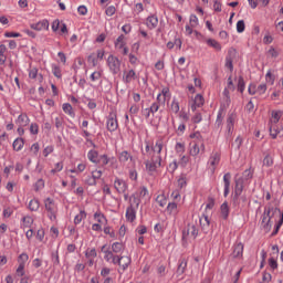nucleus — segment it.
Returning <instances> with one entry per match:
<instances>
[{"instance_id": "49530a36", "label": "nucleus", "mask_w": 283, "mask_h": 283, "mask_svg": "<svg viewBox=\"0 0 283 283\" xmlns=\"http://www.w3.org/2000/svg\"><path fill=\"white\" fill-rule=\"evenodd\" d=\"M101 76H103L102 71H95L91 74V81L95 83V81H101Z\"/></svg>"}, {"instance_id": "e2e57ef3", "label": "nucleus", "mask_w": 283, "mask_h": 283, "mask_svg": "<svg viewBox=\"0 0 283 283\" xmlns=\"http://www.w3.org/2000/svg\"><path fill=\"white\" fill-rule=\"evenodd\" d=\"M256 94H259V96H262V94H266V84L265 83L260 84L256 87Z\"/></svg>"}, {"instance_id": "20e7f679", "label": "nucleus", "mask_w": 283, "mask_h": 283, "mask_svg": "<svg viewBox=\"0 0 283 283\" xmlns=\"http://www.w3.org/2000/svg\"><path fill=\"white\" fill-rule=\"evenodd\" d=\"M44 209L48 212V218L52 222L56 221V213H59V207L52 198L44 199Z\"/></svg>"}, {"instance_id": "c9c22d12", "label": "nucleus", "mask_w": 283, "mask_h": 283, "mask_svg": "<svg viewBox=\"0 0 283 283\" xmlns=\"http://www.w3.org/2000/svg\"><path fill=\"white\" fill-rule=\"evenodd\" d=\"M221 218H223V220H227V218H229V203L223 202L221 205Z\"/></svg>"}, {"instance_id": "7c9ffc66", "label": "nucleus", "mask_w": 283, "mask_h": 283, "mask_svg": "<svg viewBox=\"0 0 283 283\" xmlns=\"http://www.w3.org/2000/svg\"><path fill=\"white\" fill-rule=\"evenodd\" d=\"M207 45H209L210 48H213L214 50H217L218 52H220V50H222V45H220V42H218L214 39H208L206 41Z\"/></svg>"}, {"instance_id": "6ab92c4d", "label": "nucleus", "mask_w": 283, "mask_h": 283, "mask_svg": "<svg viewBox=\"0 0 283 283\" xmlns=\"http://www.w3.org/2000/svg\"><path fill=\"white\" fill-rule=\"evenodd\" d=\"M146 25L149 30H156V28H158V17L149 15L146 19Z\"/></svg>"}, {"instance_id": "79ce46f5", "label": "nucleus", "mask_w": 283, "mask_h": 283, "mask_svg": "<svg viewBox=\"0 0 283 283\" xmlns=\"http://www.w3.org/2000/svg\"><path fill=\"white\" fill-rule=\"evenodd\" d=\"M123 249H124L123 243H120V242H115L112 244V251L114 253H122Z\"/></svg>"}, {"instance_id": "cd10ccee", "label": "nucleus", "mask_w": 283, "mask_h": 283, "mask_svg": "<svg viewBox=\"0 0 283 283\" xmlns=\"http://www.w3.org/2000/svg\"><path fill=\"white\" fill-rule=\"evenodd\" d=\"M242 253H244V245L242 243H238L234 247L232 255H233V258H242Z\"/></svg>"}, {"instance_id": "0eeeda50", "label": "nucleus", "mask_w": 283, "mask_h": 283, "mask_svg": "<svg viewBox=\"0 0 283 283\" xmlns=\"http://www.w3.org/2000/svg\"><path fill=\"white\" fill-rule=\"evenodd\" d=\"M107 65L112 74H118L120 72V60L114 55L107 57Z\"/></svg>"}, {"instance_id": "4d7b16f0", "label": "nucleus", "mask_w": 283, "mask_h": 283, "mask_svg": "<svg viewBox=\"0 0 283 283\" xmlns=\"http://www.w3.org/2000/svg\"><path fill=\"white\" fill-rule=\"evenodd\" d=\"M156 202L159 205V207H166L167 198H165V196H163V195H159L156 199Z\"/></svg>"}, {"instance_id": "393cba45", "label": "nucleus", "mask_w": 283, "mask_h": 283, "mask_svg": "<svg viewBox=\"0 0 283 283\" xmlns=\"http://www.w3.org/2000/svg\"><path fill=\"white\" fill-rule=\"evenodd\" d=\"M62 109L65 114H67L71 118H74V116H76V114L74 113V108L72 107V104L70 103H64L62 105Z\"/></svg>"}, {"instance_id": "69168bd1", "label": "nucleus", "mask_w": 283, "mask_h": 283, "mask_svg": "<svg viewBox=\"0 0 283 283\" xmlns=\"http://www.w3.org/2000/svg\"><path fill=\"white\" fill-rule=\"evenodd\" d=\"M268 54L272 57V59H277V56H280V52H277V50H275V48L271 46L268 51Z\"/></svg>"}, {"instance_id": "37998d69", "label": "nucleus", "mask_w": 283, "mask_h": 283, "mask_svg": "<svg viewBox=\"0 0 283 283\" xmlns=\"http://www.w3.org/2000/svg\"><path fill=\"white\" fill-rule=\"evenodd\" d=\"M188 25H190V28H198L199 21H198V17L196 14L190 15V20H189Z\"/></svg>"}, {"instance_id": "864d4df0", "label": "nucleus", "mask_w": 283, "mask_h": 283, "mask_svg": "<svg viewBox=\"0 0 283 283\" xmlns=\"http://www.w3.org/2000/svg\"><path fill=\"white\" fill-rule=\"evenodd\" d=\"M191 123H193V125H198V123H202V114L196 113V114L191 117Z\"/></svg>"}, {"instance_id": "052dcab7", "label": "nucleus", "mask_w": 283, "mask_h": 283, "mask_svg": "<svg viewBox=\"0 0 283 283\" xmlns=\"http://www.w3.org/2000/svg\"><path fill=\"white\" fill-rule=\"evenodd\" d=\"M263 165L265 167H272L273 166V157H271V155H266L263 159Z\"/></svg>"}, {"instance_id": "774afa93", "label": "nucleus", "mask_w": 283, "mask_h": 283, "mask_svg": "<svg viewBox=\"0 0 283 283\" xmlns=\"http://www.w3.org/2000/svg\"><path fill=\"white\" fill-rule=\"evenodd\" d=\"M52 72L53 75L56 76V78H61V67L57 65H52Z\"/></svg>"}, {"instance_id": "338daca9", "label": "nucleus", "mask_w": 283, "mask_h": 283, "mask_svg": "<svg viewBox=\"0 0 283 283\" xmlns=\"http://www.w3.org/2000/svg\"><path fill=\"white\" fill-rule=\"evenodd\" d=\"M85 185H88V187H96V181L91 176H87V178L84 180Z\"/></svg>"}, {"instance_id": "ddd939ff", "label": "nucleus", "mask_w": 283, "mask_h": 283, "mask_svg": "<svg viewBox=\"0 0 283 283\" xmlns=\"http://www.w3.org/2000/svg\"><path fill=\"white\" fill-rule=\"evenodd\" d=\"M205 105V97H202V95L197 94L192 101V104L190 105L191 111L196 112V109H198V107H202Z\"/></svg>"}, {"instance_id": "aec40b11", "label": "nucleus", "mask_w": 283, "mask_h": 283, "mask_svg": "<svg viewBox=\"0 0 283 283\" xmlns=\"http://www.w3.org/2000/svg\"><path fill=\"white\" fill-rule=\"evenodd\" d=\"M223 182H224V192L223 196L227 198L229 196L230 187H231V172H227L223 176Z\"/></svg>"}, {"instance_id": "0e129e2a", "label": "nucleus", "mask_w": 283, "mask_h": 283, "mask_svg": "<svg viewBox=\"0 0 283 283\" xmlns=\"http://www.w3.org/2000/svg\"><path fill=\"white\" fill-rule=\"evenodd\" d=\"M226 67L230 70V72H233V59L229 55L226 57Z\"/></svg>"}, {"instance_id": "603ef678", "label": "nucleus", "mask_w": 283, "mask_h": 283, "mask_svg": "<svg viewBox=\"0 0 283 283\" xmlns=\"http://www.w3.org/2000/svg\"><path fill=\"white\" fill-rule=\"evenodd\" d=\"M28 260H30V256H28V253H22L18 258L19 264H22L24 266H25V262H28Z\"/></svg>"}, {"instance_id": "4c0bfd02", "label": "nucleus", "mask_w": 283, "mask_h": 283, "mask_svg": "<svg viewBox=\"0 0 283 283\" xmlns=\"http://www.w3.org/2000/svg\"><path fill=\"white\" fill-rule=\"evenodd\" d=\"M87 158L88 160H91V163H98V151L96 150H90L87 154Z\"/></svg>"}, {"instance_id": "2eb2a0df", "label": "nucleus", "mask_w": 283, "mask_h": 283, "mask_svg": "<svg viewBox=\"0 0 283 283\" xmlns=\"http://www.w3.org/2000/svg\"><path fill=\"white\" fill-rule=\"evenodd\" d=\"M235 125V115L230 114L227 118V136L233 134V126Z\"/></svg>"}, {"instance_id": "473e14b6", "label": "nucleus", "mask_w": 283, "mask_h": 283, "mask_svg": "<svg viewBox=\"0 0 283 283\" xmlns=\"http://www.w3.org/2000/svg\"><path fill=\"white\" fill-rule=\"evenodd\" d=\"M23 145H25V142H23V138H17L13 142V149L14 151H21L23 149Z\"/></svg>"}, {"instance_id": "58836bf2", "label": "nucleus", "mask_w": 283, "mask_h": 283, "mask_svg": "<svg viewBox=\"0 0 283 283\" xmlns=\"http://www.w3.org/2000/svg\"><path fill=\"white\" fill-rule=\"evenodd\" d=\"M115 48L118 50H123L125 48V35H119L117 40L115 41Z\"/></svg>"}, {"instance_id": "a211bd4d", "label": "nucleus", "mask_w": 283, "mask_h": 283, "mask_svg": "<svg viewBox=\"0 0 283 283\" xmlns=\"http://www.w3.org/2000/svg\"><path fill=\"white\" fill-rule=\"evenodd\" d=\"M242 191H244V179H237L234 188V198L242 196Z\"/></svg>"}, {"instance_id": "72a5a7b5", "label": "nucleus", "mask_w": 283, "mask_h": 283, "mask_svg": "<svg viewBox=\"0 0 283 283\" xmlns=\"http://www.w3.org/2000/svg\"><path fill=\"white\" fill-rule=\"evenodd\" d=\"M85 218H87V213L84 210H81L74 218V224H81Z\"/></svg>"}, {"instance_id": "4be33fe9", "label": "nucleus", "mask_w": 283, "mask_h": 283, "mask_svg": "<svg viewBox=\"0 0 283 283\" xmlns=\"http://www.w3.org/2000/svg\"><path fill=\"white\" fill-rule=\"evenodd\" d=\"M164 145L163 139H157L153 145V156H160Z\"/></svg>"}, {"instance_id": "7ed1b4c3", "label": "nucleus", "mask_w": 283, "mask_h": 283, "mask_svg": "<svg viewBox=\"0 0 283 283\" xmlns=\"http://www.w3.org/2000/svg\"><path fill=\"white\" fill-rule=\"evenodd\" d=\"M148 158L149 159L145 161L146 171L149 176H153L159 167H163V157L160 155H153Z\"/></svg>"}, {"instance_id": "f03ea898", "label": "nucleus", "mask_w": 283, "mask_h": 283, "mask_svg": "<svg viewBox=\"0 0 283 283\" xmlns=\"http://www.w3.org/2000/svg\"><path fill=\"white\" fill-rule=\"evenodd\" d=\"M140 207V199L136 196L129 197V206L126 209V219L128 222H134L136 220V211Z\"/></svg>"}, {"instance_id": "1a4fd4ad", "label": "nucleus", "mask_w": 283, "mask_h": 283, "mask_svg": "<svg viewBox=\"0 0 283 283\" xmlns=\"http://www.w3.org/2000/svg\"><path fill=\"white\" fill-rule=\"evenodd\" d=\"M107 245H103L101 251L104 253V260L106 262H112L113 264H118V255H115L113 251L106 250Z\"/></svg>"}, {"instance_id": "6e6552de", "label": "nucleus", "mask_w": 283, "mask_h": 283, "mask_svg": "<svg viewBox=\"0 0 283 283\" xmlns=\"http://www.w3.org/2000/svg\"><path fill=\"white\" fill-rule=\"evenodd\" d=\"M218 165H220V155L219 153H212L208 159V169L211 174H216Z\"/></svg>"}, {"instance_id": "b1692460", "label": "nucleus", "mask_w": 283, "mask_h": 283, "mask_svg": "<svg viewBox=\"0 0 283 283\" xmlns=\"http://www.w3.org/2000/svg\"><path fill=\"white\" fill-rule=\"evenodd\" d=\"M142 154L146 158H151V156H154V146L146 142L145 148H142Z\"/></svg>"}, {"instance_id": "09e8293b", "label": "nucleus", "mask_w": 283, "mask_h": 283, "mask_svg": "<svg viewBox=\"0 0 283 283\" xmlns=\"http://www.w3.org/2000/svg\"><path fill=\"white\" fill-rule=\"evenodd\" d=\"M34 189H35V191H41V189H45V181L43 179H39L34 184Z\"/></svg>"}, {"instance_id": "a19ab883", "label": "nucleus", "mask_w": 283, "mask_h": 283, "mask_svg": "<svg viewBox=\"0 0 283 283\" xmlns=\"http://www.w3.org/2000/svg\"><path fill=\"white\" fill-rule=\"evenodd\" d=\"M167 211H168V213H174V214H176V213H178V205L176 203V202H170V203H168V206H167Z\"/></svg>"}, {"instance_id": "c756f323", "label": "nucleus", "mask_w": 283, "mask_h": 283, "mask_svg": "<svg viewBox=\"0 0 283 283\" xmlns=\"http://www.w3.org/2000/svg\"><path fill=\"white\" fill-rule=\"evenodd\" d=\"M280 118H282V112L273 111L270 119L271 125H277V123H280Z\"/></svg>"}, {"instance_id": "5fc2aeb1", "label": "nucleus", "mask_w": 283, "mask_h": 283, "mask_svg": "<svg viewBox=\"0 0 283 283\" xmlns=\"http://www.w3.org/2000/svg\"><path fill=\"white\" fill-rule=\"evenodd\" d=\"M88 63L93 65V67H96L98 65V59L96 57V54L92 53L88 55Z\"/></svg>"}, {"instance_id": "f704fd0d", "label": "nucleus", "mask_w": 283, "mask_h": 283, "mask_svg": "<svg viewBox=\"0 0 283 283\" xmlns=\"http://www.w3.org/2000/svg\"><path fill=\"white\" fill-rule=\"evenodd\" d=\"M235 205L239 207H244L247 205V196L245 195H240L239 197L233 198Z\"/></svg>"}, {"instance_id": "412c9836", "label": "nucleus", "mask_w": 283, "mask_h": 283, "mask_svg": "<svg viewBox=\"0 0 283 283\" xmlns=\"http://www.w3.org/2000/svg\"><path fill=\"white\" fill-rule=\"evenodd\" d=\"M199 222L203 233H208L209 227H211V221L209 220V217L207 216L201 217Z\"/></svg>"}, {"instance_id": "423d86ee", "label": "nucleus", "mask_w": 283, "mask_h": 283, "mask_svg": "<svg viewBox=\"0 0 283 283\" xmlns=\"http://www.w3.org/2000/svg\"><path fill=\"white\" fill-rule=\"evenodd\" d=\"M200 134H198L197 139L192 140L189 146V154L190 156H198L200 151H205V140H202V137H199Z\"/></svg>"}, {"instance_id": "13d9d810", "label": "nucleus", "mask_w": 283, "mask_h": 283, "mask_svg": "<svg viewBox=\"0 0 283 283\" xmlns=\"http://www.w3.org/2000/svg\"><path fill=\"white\" fill-rule=\"evenodd\" d=\"M97 253H96V249H87L85 252V258L87 259H94L96 258Z\"/></svg>"}, {"instance_id": "2f4dec72", "label": "nucleus", "mask_w": 283, "mask_h": 283, "mask_svg": "<svg viewBox=\"0 0 283 283\" xmlns=\"http://www.w3.org/2000/svg\"><path fill=\"white\" fill-rule=\"evenodd\" d=\"M270 136H272V138H277V136H283V126L277 129L275 127H273V125L270 126Z\"/></svg>"}, {"instance_id": "3c124183", "label": "nucleus", "mask_w": 283, "mask_h": 283, "mask_svg": "<svg viewBox=\"0 0 283 283\" xmlns=\"http://www.w3.org/2000/svg\"><path fill=\"white\" fill-rule=\"evenodd\" d=\"M63 123H65V119L63 117H55V127L57 130L63 129Z\"/></svg>"}, {"instance_id": "f3484780", "label": "nucleus", "mask_w": 283, "mask_h": 283, "mask_svg": "<svg viewBox=\"0 0 283 283\" xmlns=\"http://www.w3.org/2000/svg\"><path fill=\"white\" fill-rule=\"evenodd\" d=\"M50 28V22L48 20H42L38 23L31 24L32 30H36L38 32H41V30H48Z\"/></svg>"}, {"instance_id": "de8ad7c7", "label": "nucleus", "mask_w": 283, "mask_h": 283, "mask_svg": "<svg viewBox=\"0 0 283 283\" xmlns=\"http://www.w3.org/2000/svg\"><path fill=\"white\" fill-rule=\"evenodd\" d=\"M251 178H253V170L251 169H247L243 171V175H242V180H251Z\"/></svg>"}, {"instance_id": "6e6d98bb", "label": "nucleus", "mask_w": 283, "mask_h": 283, "mask_svg": "<svg viewBox=\"0 0 283 283\" xmlns=\"http://www.w3.org/2000/svg\"><path fill=\"white\" fill-rule=\"evenodd\" d=\"M51 258L54 266H59L61 264V261L59 260V251L52 252Z\"/></svg>"}, {"instance_id": "39448f33", "label": "nucleus", "mask_w": 283, "mask_h": 283, "mask_svg": "<svg viewBox=\"0 0 283 283\" xmlns=\"http://www.w3.org/2000/svg\"><path fill=\"white\" fill-rule=\"evenodd\" d=\"M198 238V228L196 223H188L187 227L182 230V240L185 242H191Z\"/></svg>"}, {"instance_id": "c85d7f7f", "label": "nucleus", "mask_w": 283, "mask_h": 283, "mask_svg": "<svg viewBox=\"0 0 283 283\" xmlns=\"http://www.w3.org/2000/svg\"><path fill=\"white\" fill-rule=\"evenodd\" d=\"M94 220H96L98 224H107V218H105V214L101 211L94 213Z\"/></svg>"}, {"instance_id": "9d476101", "label": "nucleus", "mask_w": 283, "mask_h": 283, "mask_svg": "<svg viewBox=\"0 0 283 283\" xmlns=\"http://www.w3.org/2000/svg\"><path fill=\"white\" fill-rule=\"evenodd\" d=\"M114 188L119 193H126L127 192V182L120 178H115Z\"/></svg>"}, {"instance_id": "e433bc0d", "label": "nucleus", "mask_w": 283, "mask_h": 283, "mask_svg": "<svg viewBox=\"0 0 283 283\" xmlns=\"http://www.w3.org/2000/svg\"><path fill=\"white\" fill-rule=\"evenodd\" d=\"M119 163H127V160H132V155L127 151V150H124L119 154Z\"/></svg>"}, {"instance_id": "ea45409f", "label": "nucleus", "mask_w": 283, "mask_h": 283, "mask_svg": "<svg viewBox=\"0 0 283 283\" xmlns=\"http://www.w3.org/2000/svg\"><path fill=\"white\" fill-rule=\"evenodd\" d=\"M170 109L171 112H174V114H178V112H180V103H178V99L176 98L172 99Z\"/></svg>"}, {"instance_id": "8fccbe9b", "label": "nucleus", "mask_w": 283, "mask_h": 283, "mask_svg": "<svg viewBox=\"0 0 283 283\" xmlns=\"http://www.w3.org/2000/svg\"><path fill=\"white\" fill-rule=\"evenodd\" d=\"M247 25L244 24V20H239L237 22V32H239V34H242V32H244Z\"/></svg>"}, {"instance_id": "a18cd8bd", "label": "nucleus", "mask_w": 283, "mask_h": 283, "mask_svg": "<svg viewBox=\"0 0 283 283\" xmlns=\"http://www.w3.org/2000/svg\"><path fill=\"white\" fill-rule=\"evenodd\" d=\"M245 90L244 77L240 76L238 80V91L243 94Z\"/></svg>"}, {"instance_id": "bb28decb", "label": "nucleus", "mask_w": 283, "mask_h": 283, "mask_svg": "<svg viewBox=\"0 0 283 283\" xmlns=\"http://www.w3.org/2000/svg\"><path fill=\"white\" fill-rule=\"evenodd\" d=\"M187 271V259H180L177 268V275H182Z\"/></svg>"}, {"instance_id": "680f3d73", "label": "nucleus", "mask_w": 283, "mask_h": 283, "mask_svg": "<svg viewBox=\"0 0 283 283\" xmlns=\"http://www.w3.org/2000/svg\"><path fill=\"white\" fill-rule=\"evenodd\" d=\"M91 177L97 182L103 177V171L101 170H93Z\"/></svg>"}, {"instance_id": "f8f14e48", "label": "nucleus", "mask_w": 283, "mask_h": 283, "mask_svg": "<svg viewBox=\"0 0 283 283\" xmlns=\"http://www.w3.org/2000/svg\"><path fill=\"white\" fill-rule=\"evenodd\" d=\"M122 271H127L132 264V259L129 256H117V263Z\"/></svg>"}, {"instance_id": "5701e85b", "label": "nucleus", "mask_w": 283, "mask_h": 283, "mask_svg": "<svg viewBox=\"0 0 283 283\" xmlns=\"http://www.w3.org/2000/svg\"><path fill=\"white\" fill-rule=\"evenodd\" d=\"M21 228L22 229H31L32 224H34V219L30 216H24L21 220Z\"/></svg>"}, {"instance_id": "a878e982", "label": "nucleus", "mask_w": 283, "mask_h": 283, "mask_svg": "<svg viewBox=\"0 0 283 283\" xmlns=\"http://www.w3.org/2000/svg\"><path fill=\"white\" fill-rule=\"evenodd\" d=\"M132 196H136L139 199V205H140V200H143V198H147V196H149V190H147V187H142L139 188V190L132 195Z\"/></svg>"}, {"instance_id": "9b49d317", "label": "nucleus", "mask_w": 283, "mask_h": 283, "mask_svg": "<svg viewBox=\"0 0 283 283\" xmlns=\"http://www.w3.org/2000/svg\"><path fill=\"white\" fill-rule=\"evenodd\" d=\"M106 127L108 132H116L118 129V119H116V115L108 116Z\"/></svg>"}, {"instance_id": "c03bdc74", "label": "nucleus", "mask_w": 283, "mask_h": 283, "mask_svg": "<svg viewBox=\"0 0 283 283\" xmlns=\"http://www.w3.org/2000/svg\"><path fill=\"white\" fill-rule=\"evenodd\" d=\"M40 207V203L38 201V199H32L30 202H29V209L30 211H36Z\"/></svg>"}, {"instance_id": "4468645a", "label": "nucleus", "mask_w": 283, "mask_h": 283, "mask_svg": "<svg viewBox=\"0 0 283 283\" xmlns=\"http://www.w3.org/2000/svg\"><path fill=\"white\" fill-rule=\"evenodd\" d=\"M132 81H136V71H134V69L125 71L123 74V82L126 85H128V83H132Z\"/></svg>"}, {"instance_id": "bf43d9fd", "label": "nucleus", "mask_w": 283, "mask_h": 283, "mask_svg": "<svg viewBox=\"0 0 283 283\" xmlns=\"http://www.w3.org/2000/svg\"><path fill=\"white\" fill-rule=\"evenodd\" d=\"M169 174H174L176 171V169H178V161L174 160L172 163H170L167 167Z\"/></svg>"}, {"instance_id": "dca6fc26", "label": "nucleus", "mask_w": 283, "mask_h": 283, "mask_svg": "<svg viewBox=\"0 0 283 283\" xmlns=\"http://www.w3.org/2000/svg\"><path fill=\"white\" fill-rule=\"evenodd\" d=\"M15 125L18 127H28V125H30V117H28L27 114L19 115L15 120Z\"/></svg>"}, {"instance_id": "f257e3e1", "label": "nucleus", "mask_w": 283, "mask_h": 283, "mask_svg": "<svg viewBox=\"0 0 283 283\" xmlns=\"http://www.w3.org/2000/svg\"><path fill=\"white\" fill-rule=\"evenodd\" d=\"M271 213H279L280 216V220L275 227L274 232L272 233V235H277V231H280V228L283 224V213L280 209H274L272 206L265 207L264 212L262 214L261 227L265 233H269V231H271L273 227V223L271 222Z\"/></svg>"}]
</instances>
